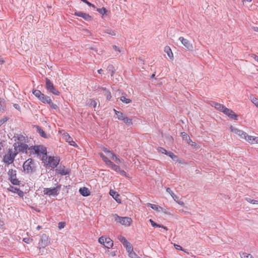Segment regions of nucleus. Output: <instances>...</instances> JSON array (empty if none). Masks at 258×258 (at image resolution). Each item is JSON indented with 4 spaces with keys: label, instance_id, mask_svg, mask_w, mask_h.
<instances>
[{
    "label": "nucleus",
    "instance_id": "nucleus-10",
    "mask_svg": "<svg viewBox=\"0 0 258 258\" xmlns=\"http://www.w3.org/2000/svg\"><path fill=\"white\" fill-rule=\"evenodd\" d=\"M98 241L99 243L107 248H110L113 245V240L108 237L101 236L99 238Z\"/></svg>",
    "mask_w": 258,
    "mask_h": 258
},
{
    "label": "nucleus",
    "instance_id": "nucleus-33",
    "mask_svg": "<svg viewBox=\"0 0 258 258\" xmlns=\"http://www.w3.org/2000/svg\"><path fill=\"white\" fill-rule=\"evenodd\" d=\"M88 104L89 106H92L93 107L95 108L97 103L95 100L90 99L89 100Z\"/></svg>",
    "mask_w": 258,
    "mask_h": 258
},
{
    "label": "nucleus",
    "instance_id": "nucleus-22",
    "mask_svg": "<svg viewBox=\"0 0 258 258\" xmlns=\"http://www.w3.org/2000/svg\"><path fill=\"white\" fill-rule=\"evenodd\" d=\"M79 192L84 197H87L90 195V192L88 188L85 187L80 188Z\"/></svg>",
    "mask_w": 258,
    "mask_h": 258
},
{
    "label": "nucleus",
    "instance_id": "nucleus-34",
    "mask_svg": "<svg viewBox=\"0 0 258 258\" xmlns=\"http://www.w3.org/2000/svg\"><path fill=\"white\" fill-rule=\"evenodd\" d=\"M118 239L122 243L123 245H124L125 243L128 242L126 239L122 235H119L118 236Z\"/></svg>",
    "mask_w": 258,
    "mask_h": 258
},
{
    "label": "nucleus",
    "instance_id": "nucleus-3",
    "mask_svg": "<svg viewBox=\"0 0 258 258\" xmlns=\"http://www.w3.org/2000/svg\"><path fill=\"white\" fill-rule=\"evenodd\" d=\"M99 155L107 166H109L115 172H118L122 175L126 176V173L123 170L120 169L119 166L114 164L111 160H109L108 158L103 153H100Z\"/></svg>",
    "mask_w": 258,
    "mask_h": 258
},
{
    "label": "nucleus",
    "instance_id": "nucleus-29",
    "mask_svg": "<svg viewBox=\"0 0 258 258\" xmlns=\"http://www.w3.org/2000/svg\"><path fill=\"white\" fill-rule=\"evenodd\" d=\"M123 246L126 248V251L128 252V253L134 251L133 246L129 242L125 243L124 245H123Z\"/></svg>",
    "mask_w": 258,
    "mask_h": 258
},
{
    "label": "nucleus",
    "instance_id": "nucleus-7",
    "mask_svg": "<svg viewBox=\"0 0 258 258\" xmlns=\"http://www.w3.org/2000/svg\"><path fill=\"white\" fill-rule=\"evenodd\" d=\"M9 179L14 185H18L20 184V181L17 178V171L15 170L10 169L8 171Z\"/></svg>",
    "mask_w": 258,
    "mask_h": 258
},
{
    "label": "nucleus",
    "instance_id": "nucleus-37",
    "mask_svg": "<svg viewBox=\"0 0 258 258\" xmlns=\"http://www.w3.org/2000/svg\"><path fill=\"white\" fill-rule=\"evenodd\" d=\"M120 100L122 102L126 104L130 103L132 102V100L130 99L126 98L125 96H122L120 98Z\"/></svg>",
    "mask_w": 258,
    "mask_h": 258
},
{
    "label": "nucleus",
    "instance_id": "nucleus-31",
    "mask_svg": "<svg viewBox=\"0 0 258 258\" xmlns=\"http://www.w3.org/2000/svg\"><path fill=\"white\" fill-rule=\"evenodd\" d=\"M114 111L116 115H117L118 119L120 120H122V119L125 116L123 113L118 111L116 110L115 109H114Z\"/></svg>",
    "mask_w": 258,
    "mask_h": 258
},
{
    "label": "nucleus",
    "instance_id": "nucleus-42",
    "mask_svg": "<svg viewBox=\"0 0 258 258\" xmlns=\"http://www.w3.org/2000/svg\"><path fill=\"white\" fill-rule=\"evenodd\" d=\"M128 256L131 258H141L140 256H139L134 251H132L131 252L128 253Z\"/></svg>",
    "mask_w": 258,
    "mask_h": 258
},
{
    "label": "nucleus",
    "instance_id": "nucleus-58",
    "mask_svg": "<svg viewBox=\"0 0 258 258\" xmlns=\"http://www.w3.org/2000/svg\"><path fill=\"white\" fill-rule=\"evenodd\" d=\"M113 49L114 50L120 52V49H119V48L117 46L113 45Z\"/></svg>",
    "mask_w": 258,
    "mask_h": 258
},
{
    "label": "nucleus",
    "instance_id": "nucleus-36",
    "mask_svg": "<svg viewBox=\"0 0 258 258\" xmlns=\"http://www.w3.org/2000/svg\"><path fill=\"white\" fill-rule=\"evenodd\" d=\"M33 94L38 99L41 97V96L43 94L39 90H34L33 91Z\"/></svg>",
    "mask_w": 258,
    "mask_h": 258
},
{
    "label": "nucleus",
    "instance_id": "nucleus-50",
    "mask_svg": "<svg viewBox=\"0 0 258 258\" xmlns=\"http://www.w3.org/2000/svg\"><path fill=\"white\" fill-rule=\"evenodd\" d=\"M82 2L88 5L90 7L95 8V6L91 3H89L87 0H81Z\"/></svg>",
    "mask_w": 258,
    "mask_h": 258
},
{
    "label": "nucleus",
    "instance_id": "nucleus-2",
    "mask_svg": "<svg viewBox=\"0 0 258 258\" xmlns=\"http://www.w3.org/2000/svg\"><path fill=\"white\" fill-rule=\"evenodd\" d=\"M18 141L14 144V147L15 149V152L17 154L19 152H25L26 153H29L30 150L29 149L31 148L28 147V146L23 143V142H25L26 139L25 137L21 136L18 138ZM31 154H30L31 155Z\"/></svg>",
    "mask_w": 258,
    "mask_h": 258
},
{
    "label": "nucleus",
    "instance_id": "nucleus-55",
    "mask_svg": "<svg viewBox=\"0 0 258 258\" xmlns=\"http://www.w3.org/2000/svg\"><path fill=\"white\" fill-rule=\"evenodd\" d=\"M109 194L113 197H115L116 196V195L117 194L116 191L112 190H110Z\"/></svg>",
    "mask_w": 258,
    "mask_h": 258
},
{
    "label": "nucleus",
    "instance_id": "nucleus-9",
    "mask_svg": "<svg viewBox=\"0 0 258 258\" xmlns=\"http://www.w3.org/2000/svg\"><path fill=\"white\" fill-rule=\"evenodd\" d=\"M60 185L53 188H44L43 189V194L49 196L56 197L59 194V189Z\"/></svg>",
    "mask_w": 258,
    "mask_h": 258
},
{
    "label": "nucleus",
    "instance_id": "nucleus-4",
    "mask_svg": "<svg viewBox=\"0 0 258 258\" xmlns=\"http://www.w3.org/2000/svg\"><path fill=\"white\" fill-rule=\"evenodd\" d=\"M23 168L25 173L31 174L35 171L36 166L34 161L31 158H29L24 162Z\"/></svg>",
    "mask_w": 258,
    "mask_h": 258
},
{
    "label": "nucleus",
    "instance_id": "nucleus-15",
    "mask_svg": "<svg viewBox=\"0 0 258 258\" xmlns=\"http://www.w3.org/2000/svg\"><path fill=\"white\" fill-rule=\"evenodd\" d=\"M63 139L68 142L70 145L73 146L74 147H77L78 145L73 140L72 138L67 133H64L62 134Z\"/></svg>",
    "mask_w": 258,
    "mask_h": 258
},
{
    "label": "nucleus",
    "instance_id": "nucleus-52",
    "mask_svg": "<svg viewBox=\"0 0 258 258\" xmlns=\"http://www.w3.org/2000/svg\"><path fill=\"white\" fill-rule=\"evenodd\" d=\"M250 56L254 60L258 62V56H257L256 55H255L254 54H251L250 55Z\"/></svg>",
    "mask_w": 258,
    "mask_h": 258
},
{
    "label": "nucleus",
    "instance_id": "nucleus-48",
    "mask_svg": "<svg viewBox=\"0 0 258 258\" xmlns=\"http://www.w3.org/2000/svg\"><path fill=\"white\" fill-rule=\"evenodd\" d=\"M66 226V223L64 222H60L58 224V228L59 229L63 228Z\"/></svg>",
    "mask_w": 258,
    "mask_h": 258
},
{
    "label": "nucleus",
    "instance_id": "nucleus-61",
    "mask_svg": "<svg viewBox=\"0 0 258 258\" xmlns=\"http://www.w3.org/2000/svg\"><path fill=\"white\" fill-rule=\"evenodd\" d=\"M253 30L255 32H258V27H253Z\"/></svg>",
    "mask_w": 258,
    "mask_h": 258
},
{
    "label": "nucleus",
    "instance_id": "nucleus-12",
    "mask_svg": "<svg viewBox=\"0 0 258 258\" xmlns=\"http://www.w3.org/2000/svg\"><path fill=\"white\" fill-rule=\"evenodd\" d=\"M16 155L15 152L14 154L12 150H9L8 153L4 157V161L8 164L12 163Z\"/></svg>",
    "mask_w": 258,
    "mask_h": 258
},
{
    "label": "nucleus",
    "instance_id": "nucleus-53",
    "mask_svg": "<svg viewBox=\"0 0 258 258\" xmlns=\"http://www.w3.org/2000/svg\"><path fill=\"white\" fill-rule=\"evenodd\" d=\"M38 132L42 137H44V132L41 128H38Z\"/></svg>",
    "mask_w": 258,
    "mask_h": 258
},
{
    "label": "nucleus",
    "instance_id": "nucleus-25",
    "mask_svg": "<svg viewBox=\"0 0 258 258\" xmlns=\"http://www.w3.org/2000/svg\"><path fill=\"white\" fill-rule=\"evenodd\" d=\"M39 99L42 101L43 103H50V97L44 95L43 94L41 97L39 98Z\"/></svg>",
    "mask_w": 258,
    "mask_h": 258
},
{
    "label": "nucleus",
    "instance_id": "nucleus-11",
    "mask_svg": "<svg viewBox=\"0 0 258 258\" xmlns=\"http://www.w3.org/2000/svg\"><path fill=\"white\" fill-rule=\"evenodd\" d=\"M229 130L233 134L237 135L240 139H246V136H247V133L244 132L242 130H240L237 128H236L232 125L230 126Z\"/></svg>",
    "mask_w": 258,
    "mask_h": 258
},
{
    "label": "nucleus",
    "instance_id": "nucleus-6",
    "mask_svg": "<svg viewBox=\"0 0 258 258\" xmlns=\"http://www.w3.org/2000/svg\"><path fill=\"white\" fill-rule=\"evenodd\" d=\"M102 150L116 164H119L123 163V160L122 159H121L118 155H116L108 149L103 147Z\"/></svg>",
    "mask_w": 258,
    "mask_h": 258
},
{
    "label": "nucleus",
    "instance_id": "nucleus-19",
    "mask_svg": "<svg viewBox=\"0 0 258 258\" xmlns=\"http://www.w3.org/2000/svg\"><path fill=\"white\" fill-rule=\"evenodd\" d=\"M75 16L80 17L83 18L84 20L86 21H90L92 20V17L90 16L89 14L81 12H76L74 13Z\"/></svg>",
    "mask_w": 258,
    "mask_h": 258
},
{
    "label": "nucleus",
    "instance_id": "nucleus-54",
    "mask_svg": "<svg viewBox=\"0 0 258 258\" xmlns=\"http://www.w3.org/2000/svg\"><path fill=\"white\" fill-rule=\"evenodd\" d=\"M190 145L193 147L195 149H198L199 148V146L195 142H192L190 144Z\"/></svg>",
    "mask_w": 258,
    "mask_h": 258
},
{
    "label": "nucleus",
    "instance_id": "nucleus-56",
    "mask_svg": "<svg viewBox=\"0 0 258 258\" xmlns=\"http://www.w3.org/2000/svg\"><path fill=\"white\" fill-rule=\"evenodd\" d=\"M174 247L176 249H178V250H182V247L179 245H177V244H174Z\"/></svg>",
    "mask_w": 258,
    "mask_h": 258
},
{
    "label": "nucleus",
    "instance_id": "nucleus-41",
    "mask_svg": "<svg viewBox=\"0 0 258 258\" xmlns=\"http://www.w3.org/2000/svg\"><path fill=\"white\" fill-rule=\"evenodd\" d=\"M48 104L49 105L50 108L52 109L57 110L58 109V106L56 104H54L51 99H50V103H48Z\"/></svg>",
    "mask_w": 258,
    "mask_h": 258
},
{
    "label": "nucleus",
    "instance_id": "nucleus-28",
    "mask_svg": "<svg viewBox=\"0 0 258 258\" xmlns=\"http://www.w3.org/2000/svg\"><path fill=\"white\" fill-rule=\"evenodd\" d=\"M149 221L151 223V225L154 227H160V228H163L164 229L166 230H168V228L166 227H165L163 225H159V224H158L157 223H156L153 220H152V219H150L149 220Z\"/></svg>",
    "mask_w": 258,
    "mask_h": 258
},
{
    "label": "nucleus",
    "instance_id": "nucleus-38",
    "mask_svg": "<svg viewBox=\"0 0 258 258\" xmlns=\"http://www.w3.org/2000/svg\"><path fill=\"white\" fill-rule=\"evenodd\" d=\"M245 200L250 204L253 205H258V200H252L249 198H246Z\"/></svg>",
    "mask_w": 258,
    "mask_h": 258
},
{
    "label": "nucleus",
    "instance_id": "nucleus-43",
    "mask_svg": "<svg viewBox=\"0 0 258 258\" xmlns=\"http://www.w3.org/2000/svg\"><path fill=\"white\" fill-rule=\"evenodd\" d=\"M97 12H98L101 15H104L106 13V10L105 8H102L97 9Z\"/></svg>",
    "mask_w": 258,
    "mask_h": 258
},
{
    "label": "nucleus",
    "instance_id": "nucleus-57",
    "mask_svg": "<svg viewBox=\"0 0 258 258\" xmlns=\"http://www.w3.org/2000/svg\"><path fill=\"white\" fill-rule=\"evenodd\" d=\"M14 107L18 110H20V106L17 104H15Z\"/></svg>",
    "mask_w": 258,
    "mask_h": 258
},
{
    "label": "nucleus",
    "instance_id": "nucleus-39",
    "mask_svg": "<svg viewBox=\"0 0 258 258\" xmlns=\"http://www.w3.org/2000/svg\"><path fill=\"white\" fill-rule=\"evenodd\" d=\"M157 150H158V152L162 153V154H164L166 155H167V154L169 152L168 151H167L166 149H165L163 147H158L157 149Z\"/></svg>",
    "mask_w": 258,
    "mask_h": 258
},
{
    "label": "nucleus",
    "instance_id": "nucleus-47",
    "mask_svg": "<svg viewBox=\"0 0 258 258\" xmlns=\"http://www.w3.org/2000/svg\"><path fill=\"white\" fill-rule=\"evenodd\" d=\"M251 102L257 107H258V99L255 97L251 98Z\"/></svg>",
    "mask_w": 258,
    "mask_h": 258
},
{
    "label": "nucleus",
    "instance_id": "nucleus-35",
    "mask_svg": "<svg viewBox=\"0 0 258 258\" xmlns=\"http://www.w3.org/2000/svg\"><path fill=\"white\" fill-rule=\"evenodd\" d=\"M122 121H123L126 124H133L132 119L128 118L126 115L122 119Z\"/></svg>",
    "mask_w": 258,
    "mask_h": 258
},
{
    "label": "nucleus",
    "instance_id": "nucleus-40",
    "mask_svg": "<svg viewBox=\"0 0 258 258\" xmlns=\"http://www.w3.org/2000/svg\"><path fill=\"white\" fill-rule=\"evenodd\" d=\"M241 258H254L250 254L243 252L240 255Z\"/></svg>",
    "mask_w": 258,
    "mask_h": 258
},
{
    "label": "nucleus",
    "instance_id": "nucleus-63",
    "mask_svg": "<svg viewBox=\"0 0 258 258\" xmlns=\"http://www.w3.org/2000/svg\"><path fill=\"white\" fill-rule=\"evenodd\" d=\"M103 72V70L100 69L99 70H98V73L100 74H101L102 73V72Z\"/></svg>",
    "mask_w": 258,
    "mask_h": 258
},
{
    "label": "nucleus",
    "instance_id": "nucleus-46",
    "mask_svg": "<svg viewBox=\"0 0 258 258\" xmlns=\"http://www.w3.org/2000/svg\"><path fill=\"white\" fill-rule=\"evenodd\" d=\"M105 32L112 36H115L116 35L115 32L111 29H107Z\"/></svg>",
    "mask_w": 258,
    "mask_h": 258
},
{
    "label": "nucleus",
    "instance_id": "nucleus-21",
    "mask_svg": "<svg viewBox=\"0 0 258 258\" xmlns=\"http://www.w3.org/2000/svg\"><path fill=\"white\" fill-rule=\"evenodd\" d=\"M164 52L167 54L168 56L171 59L174 58L173 53L169 46H166L164 48Z\"/></svg>",
    "mask_w": 258,
    "mask_h": 258
},
{
    "label": "nucleus",
    "instance_id": "nucleus-27",
    "mask_svg": "<svg viewBox=\"0 0 258 258\" xmlns=\"http://www.w3.org/2000/svg\"><path fill=\"white\" fill-rule=\"evenodd\" d=\"M102 90L104 92V94L106 96L107 99L108 100H110L112 97L110 92L106 88H102Z\"/></svg>",
    "mask_w": 258,
    "mask_h": 258
},
{
    "label": "nucleus",
    "instance_id": "nucleus-23",
    "mask_svg": "<svg viewBox=\"0 0 258 258\" xmlns=\"http://www.w3.org/2000/svg\"><path fill=\"white\" fill-rule=\"evenodd\" d=\"M212 106H214L217 110H219L222 112L226 107L224 105L216 102H213L212 104Z\"/></svg>",
    "mask_w": 258,
    "mask_h": 258
},
{
    "label": "nucleus",
    "instance_id": "nucleus-14",
    "mask_svg": "<svg viewBox=\"0 0 258 258\" xmlns=\"http://www.w3.org/2000/svg\"><path fill=\"white\" fill-rule=\"evenodd\" d=\"M179 40L181 42L182 44L188 50H192L193 49V45L190 43L189 40L184 38L183 37H180Z\"/></svg>",
    "mask_w": 258,
    "mask_h": 258
},
{
    "label": "nucleus",
    "instance_id": "nucleus-20",
    "mask_svg": "<svg viewBox=\"0 0 258 258\" xmlns=\"http://www.w3.org/2000/svg\"><path fill=\"white\" fill-rule=\"evenodd\" d=\"M56 171L61 175L69 174L70 172V170L69 169L66 168L64 166H59L58 168L56 169Z\"/></svg>",
    "mask_w": 258,
    "mask_h": 258
},
{
    "label": "nucleus",
    "instance_id": "nucleus-45",
    "mask_svg": "<svg viewBox=\"0 0 258 258\" xmlns=\"http://www.w3.org/2000/svg\"><path fill=\"white\" fill-rule=\"evenodd\" d=\"M23 241L24 242L29 244L32 242L33 241V239L30 237H25L23 239Z\"/></svg>",
    "mask_w": 258,
    "mask_h": 258
},
{
    "label": "nucleus",
    "instance_id": "nucleus-13",
    "mask_svg": "<svg viewBox=\"0 0 258 258\" xmlns=\"http://www.w3.org/2000/svg\"><path fill=\"white\" fill-rule=\"evenodd\" d=\"M50 244V241L49 240V237L45 234H43L41 236V239L39 242V245L44 248Z\"/></svg>",
    "mask_w": 258,
    "mask_h": 258
},
{
    "label": "nucleus",
    "instance_id": "nucleus-17",
    "mask_svg": "<svg viewBox=\"0 0 258 258\" xmlns=\"http://www.w3.org/2000/svg\"><path fill=\"white\" fill-rule=\"evenodd\" d=\"M7 190L17 194L20 197L23 198L24 197V192L18 188L10 185V187L7 188Z\"/></svg>",
    "mask_w": 258,
    "mask_h": 258
},
{
    "label": "nucleus",
    "instance_id": "nucleus-26",
    "mask_svg": "<svg viewBox=\"0 0 258 258\" xmlns=\"http://www.w3.org/2000/svg\"><path fill=\"white\" fill-rule=\"evenodd\" d=\"M147 205L148 207L151 208L152 209L157 212H160L163 210L161 207H160L157 205L152 204L151 203H147Z\"/></svg>",
    "mask_w": 258,
    "mask_h": 258
},
{
    "label": "nucleus",
    "instance_id": "nucleus-49",
    "mask_svg": "<svg viewBox=\"0 0 258 258\" xmlns=\"http://www.w3.org/2000/svg\"><path fill=\"white\" fill-rule=\"evenodd\" d=\"M119 197H120L119 195L116 194V196L115 197H113V198L115 200V201L118 203H121V201Z\"/></svg>",
    "mask_w": 258,
    "mask_h": 258
},
{
    "label": "nucleus",
    "instance_id": "nucleus-44",
    "mask_svg": "<svg viewBox=\"0 0 258 258\" xmlns=\"http://www.w3.org/2000/svg\"><path fill=\"white\" fill-rule=\"evenodd\" d=\"M181 136L182 137L183 140H189V136L185 132H182L181 133Z\"/></svg>",
    "mask_w": 258,
    "mask_h": 258
},
{
    "label": "nucleus",
    "instance_id": "nucleus-59",
    "mask_svg": "<svg viewBox=\"0 0 258 258\" xmlns=\"http://www.w3.org/2000/svg\"><path fill=\"white\" fill-rule=\"evenodd\" d=\"M176 201V202H177L179 205H181V206H184V204L183 202H181V201H180V202H178V201H177V200H176V201Z\"/></svg>",
    "mask_w": 258,
    "mask_h": 258
},
{
    "label": "nucleus",
    "instance_id": "nucleus-30",
    "mask_svg": "<svg viewBox=\"0 0 258 258\" xmlns=\"http://www.w3.org/2000/svg\"><path fill=\"white\" fill-rule=\"evenodd\" d=\"M123 246L126 248V251L128 252V253L134 251L133 246L129 242L125 243L124 245H123Z\"/></svg>",
    "mask_w": 258,
    "mask_h": 258
},
{
    "label": "nucleus",
    "instance_id": "nucleus-62",
    "mask_svg": "<svg viewBox=\"0 0 258 258\" xmlns=\"http://www.w3.org/2000/svg\"><path fill=\"white\" fill-rule=\"evenodd\" d=\"M187 143L188 144H191V143L192 142V140L190 139V138H189V140H186Z\"/></svg>",
    "mask_w": 258,
    "mask_h": 258
},
{
    "label": "nucleus",
    "instance_id": "nucleus-5",
    "mask_svg": "<svg viewBox=\"0 0 258 258\" xmlns=\"http://www.w3.org/2000/svg\"><path fill=\"white\" fill-rule=\"evenodd\" d=\"M114 220L124 226H130L133 220L131 218L128 217H120L117 214L113 215Z\"/></svg>",
    "mask_w": 258,
    "mask_h": 258
},
{
    "label": "nucleus",
    "instance_id": "nucleus-51",
    "mask_svg": "<svg viewBox=\"0 0 258 258\" xmlns=\"http://www.w3.org/2000/svg\"><path fill=\"white\" fill-rule=\"evenodd\" d=\"M110 69H111V76H113L114 73V71L113 70V67L112 66H110L108 67V70L110 71Z\"/></svg>",
    "mask_w": 258,
    "mask_h": 258
},
{
    "label": "nucleus",
    "instance_id": "nucleus-8",
    "mask_svg": "<svg viewBox=\"0 0 258 258\" xmlns=\"http://www.w3.org/2000/svg\"><path fill=\"white\" fill-rule=\"evenodd\" d=\"M46 85L45 87L46 89L52 94L55 95H59L60 94V92L56 89H55L54 87L53 84L51 81L48 79V78H45Z\"/></svg>",
    "mask_w": 258,
    "mask_h": 258
},
{
    "label": "nucleus",
    "instance_id": "nucleus-60",
    "mask_svg": "<svg viewBox=\"0 0 258 258\" xmlns=\"http://www.w3.org/2000/svg\"><path fill=\"white\" fill-rule=\"evenodd\" d=\"M31 208L34 210H35L36 211H37V212H40V210L39 209H37V208H35L34 207H31Z\"/></svg>",
    "mask_w": 258,
    "mask_h": 258
},
{
    "label": "nucleus",
    "instance_id": "nucleus-64",
    "mask_svg": "<svg viewBox=\"0 0 258 258\" xmlns=\"http://www.w3.org/2000/svg\"><path fill=\"white\" fill-rule=\"evenodd\" d=\"M41 228V226H38L36 228L37 230H39Z\"/></svg>",
    "mask_w": 258,
    "mask_h": 258
},
{
    "label": "nucleus",
    "instance_id": "nucleus-32",
    "mask_svg": "<svg viewBox=\"0 0 258 258\" xmlns=\"http://www.w3.org/2000/svg\"><path fill=\"white\" fill-rule=\"evenodd\" d=\"M166 191L170 194V195L174 200V201H176V200L178 199V198L174 194V192L171 190V189L170 188H167Z\"/></svg>",
    "mask_w": 258,
    "mask_h": 258
},
{
    "label": "nucleus",
    "instance_id": "nucleus-1",
    "mask_svg": "<svg viewBox=\"0 0 258 258\" xmlns=\"http://www.w3.org/2000/svg\"><path fill=\"white\" fill-rule=\"evenodd\" d=\"M29 150L30 154H43L42 161L45 164L51 168L56 167L59 162V158L57 157L49 156L47 157L46 148L43 146H31Z\"/></svg>",
    "mask_w": 258,
    "mask_h": 258
},
{
    "label": "nucleus",
    "instance_id": "nucleus-16",
    "mask_svg": "<svg viewBox=\"0 0 258 258\" xmlns=\"http://www.w3.org/2000/svg\"><path fill=\"white\" fill-rule=\"evenodd\" d=\"M223 112L230 118L237 120V115L232 110L225 107Z\"/></svg>",
    "mask_w": 258,
    "mask_h": 258
},
{
    "label": "nucleus",
    "instance_id": "nucleus-24",
    "mask_svg": "<svg viewBox=\"0 0 258 258\" xmlns=\"http://www.w3.org/2000/svg\"><path fill=\"white\" fill-rule=\"evenodd\" d=\"M167 156L170 157L173 160L176 161L179 163H181V160L179 159L178 156L175 155L173 152L169 151L167 154Z\"/></svg>",
    "mask_w": 258,
    "mask_h": 258
},
{
    "label": "nucleus",
    "instance_id": "nucleus-18",
    "mask_svg": "<svg viewBox=\"0 0 258 258\" xmlns=\"http://www.w3.org/2000/svg\"><path fill=\"white\" fill-rule=\"evenodd\" d=\"M246 139L244 140L250 144H258V137L252 136L248 135L247 134V136H245Z\"/></svg>",
    "mask_w": 258,
    "mask_h": 258
}]
</instances>
